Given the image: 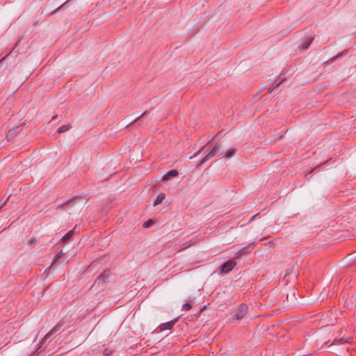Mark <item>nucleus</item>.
I'll use <instances>...</instances> for the list:
<instances>
[{"label":"nucleus","instance_id":"7ed1b4c3","mask_svg":"<svg viewBox=\"0 0 356 356\" xmlns=\"http://www.w3.org/2000/svg\"><path fill=\"white\" fill-rule=\"evenodd\" d=\"M248 305L241 304L239 307L236 310L235 317L237 320L242 319L248 311Z\"/></svg>","mask_w":356,"mask_h":356},{"label":"nucleus","instance_id":"9b49d317","mask_svg":"<svg viewBox=\"0 0 356 356\" xmlns=\"http://www.w3.org/2000/svg\"><path fill=\"white\" fill-rule=\"evenodd\" d=\"M165 195L164 193H161L159 194L154 202V206L160 204L163 202V200L165 199Z\"/></svg>","mask_w":356,"mask_h":356},{"label":"nucleus","instance_id":"a878e982","mask_svg":"<svg viewBox=\"0 0 356 356\" xmlns=\"http://www.w3.org/2000/svg\"><path fill=\"white\" fill-rule=\"evenodd\" d=\"M256 216H257V215H255V216H252V217L251 220H253V219L256 217Z\"/></svg>","mask_w":356,"mask_h":356},{"label":"nucleus","instance_id":"4468645a","mask_svg":"<svg viewBox=\"0 0 356 356\" xmlns=\"http://www.w3.org/2000/svg\"><path fill=\"white\" fill-rule=\"evenodd\" d=\"M235 153H236V149L235 148H229L226 152L225 157L226 158H231L232 156H233L235 154Z\"/></svg>","mask_w":356,"mask_h":356},{"label":"nucleus","instance_id":"9d476101","mask_svg":"<svg viewBox=\"0 0 356 356\" xmlns=\"http://www.w3.org/2000/svg\"><path fill=\"white\" fill-rule=\"evenodd\" d=\"M76 227H74L72 230L69 231L67 233H66L63 238L60 239L62 241H66L68 239H70L72 236L74 234L75 229Z\"/></svg>","mask_w":356,"mask_h":356},{"label":"nucleus","instance_id":"412c9836","mask_svg":"<svg viewBox=\"0 0 356 356\" xmlns=\"http://www.w3.org/2000/svg\"><path fill=\"white\" fill-rule=\"evenodd\" d=\"M58 118V115H54L51 118L52 120H56Z\"/></svg>","mask_w":356,"mask_h":356},{"label":"nucleus","instance_id":"2eb2a0df","mask_svg":"<svg viewBox=\"0 0 356 356\" xmlns=\"http://www.w3.org/2000/svg\"><path fill=\"white\" fill-rule=\"evenodd\" d=\"M75 198H76V197H73V198L70 199V200H68L67 201H66V202H65L62 203L61 204H60V205L58 206V208H63L64 207H65V206H67V205L70 204L71 202H74V199H75Z\"/></svg>","mask_w":356,"mask_h":356},{"label":"nucleus","instance_id":"423d86ee","mask_svg":"<svg viewBox=\"0 0 356 356\" xmlns=\"http://www.w3.org/2000/svg\"><path fill=\"white\" fill-rule=\"evenodd\" d=\"M111 275V272L109 270H105L103 273H102L96 279L95 283H100V282H104V280L109 277Z\"/></svg>","mask_w":356,"mask_h":356},{"label":"nucleus","instance_id":"a211bd4d","mask_svg":"<svg viewBox=\"0 0 356 356\" xmlns=\"http://www.w3.org/2000/svg\"><path fill=\"white\" fill-rule=\"evenodd\" d=\"M191 305L189 302H187L182 306V310L188 311L191 309Z\"/></svg>","mask_w":356,"mask_h":356},{"label":"nucleus","instance_id":"f3484780","mask_svg":"<svg viewBox=\"0 0 356 356\" xmlns=\"http://www.w3.org/2000/svg\"><path fill=\"white\" fill-rule=\"evenodd\" d=\"M37 239H35V238H31L27 241V243L30 246H33L37 243Z\"/></svg>","mask_w":356,"mask_h":356},{"label":"nucleus","instance_id":"ddd939ff","mask_svg":"<svg viewBox=\"0 0 356 356\" xmlns=\"http://www.w3.org/2000/svg\"><path fill=\"white\" fill-rule=\"evenodd\" d=\"M283 79H281L280 81H275L270 87L268 88V92L270 93L275 88L278 87Z\"/></svg>","mask_w":356,"mask_h":356},{"label":"nucleus","instance_id":"5701e85b","mask_svg":"<svg viewBox=\"0 0 356 356\" xmlns=\"http://www.w3.org/2000/svg\"><path fill=\"white\" fill-rule=\"evenodd\" d=\"M5 204H6V202H4L3 203H2V204H1V206H0V209H1V207H3Z\"/></svg>","mask_w":356,"mask_h":356},{"label":"nucleus","instance_id":"0eeeda50","mask_svg":"<svg viewBox=\"0 0 356 356\" xmlns=\"http://www.w3.org/2000/svg\"><path fill=\"white\" fill-rule=\"evenodd\" d=\"M60 327L58 324L56 325L48 333H47L42 339L43 342H46L54 334L56 333Z\"/></svg>","mask_w":356,"mask_h":356},{"label":"nucleus","instance_id":"f03ea898","mask_svg":"<svg viewBox=\"0 0 356 356\" xmlns=\"http://www.w3.org/2000/svg\"><path fill=\"white\" fill-rule=\"evenodd\" d=\"M236 265L234 259H231L222 264L220 267V270L224 273H229Z\"/></svg>","mask_w":356,"mask_h":356},{"label":"nucleus","instance_id":"1a4fd4ad","mask_svg":"<svg viewBox=\"0 0 356 356\" xmlns=\"http://www.w3.org/2000/svg\"><path fill=\"white\" fill-rule=\"evenodd\" d=\"M19 127H14L9 129L8 134L6 135V138L8 140L12 138L15 135L17 134Z\"/></svg>","mask_w":356,"mask_h":356},{"label":"nucleus","instance_id":"393cba45","mask_svg":"<svg viewBox=\"0 0 356 356\" xmlns=\"http://www.w3.org/2000/svg\"><path fill=\"white\" fill-rule=\"evenodd\" d=\"M197 153H198V152L195 153V154L193 155V156H191V159L192 157H195V156H196V155H197Z\"/></svg>","mask_w":356,"mask_h":356},{"label":"nucleus","instance_id":"20e7f679","mask_svg":"<svg viewBox=\"0 0 356 356\" xmlns=\"http://www.w3.org/2000/svg\"><path fill=\"white\" fill-rule=\"evenodd\" d=\"M178 171L177 170H171L168 171L165 175L162 177L163 181H168L172 178L177 177L178 175Z\"/></svg>","mask_w":356,"mask_h":356},{"label":"nucleus","instance_id":"b1692460","mask_svg":"<svg viewBox=\"0 0 356 356\" xmlns=\"http://www.w3.org/2000/svg\"><path fill=\"white\" fill-rule=\"evenodd\" d=\"M104 354H105L106 355H108V352H107L106 350H105Z\"/></svg>","mask_w":356,"mask_h":356},{"label":"nucleus","instance_id":"6e6552de","mask_svg":"<svg viewBox=\"0 0 356 356\" xmlns=\"http://www.w3.org/2000/svg\"><path fill=\"white\" fill-rule=\"evenodd\" d=\"M313 40H314L313 37H310V38L305 39L302 42V44H300L299 48L302 49H307L309 47L311 43L312 42Z\"/></svg>","mask_w":356,"mask_h":356},{"label":"nucleus","instance_id":"f257e3e1","mask_svg":"<svg viewBox=\"0 0 356 356\" xmlns=\"http://www.w3.org/2000/svg\"><path fill=\"white\" fill-rule=\"evenodd\" d=\"M219 149V146L216 144L212 147V149L205 155V156L200 161L199 165H203L205 162L214 157Z\"/></svg>","mask_w":356,"mask_h":356},{"label":"nucleus","instance_id":"f8f14e48","mask_svg":"<svg viewBox=\"0 0 356 356\" xmlns=\"http://www.w3.org/2000/svg\"><path fill=\"white\" fill-rule=\"evenodd\" d=\"M71 128V125L70 124H65L59 127L57 130L58 134L64 133L68 131Z\"/></svg>","mask_w":356,"mask_h":356},{"label":"nucleus","instance_id":"dca6fc26","mask_svg":"<svg viewBox=\"0 0 356 356\" xmlns=\"http://www.w3.org/2000/svg\"><path fill=\"white\" fill-rule=\"evenodd\" d=\"M64 254V253L60 251L58 254H57L54 258V260H53V262L51 263V265H53L54 263H56L58 259H60L61 258V257Z\"/></svg>","mask_w":356,"mask_h":356},{"label":"nucleus","instance_id":"aec40b11","mask_svg":"<svg viewBox=\"0 0 356 356\" xmlns=\"http://www.w3.org/2000/svg\"><path fill=\"white\" fill-rule=\"evenodd\" d=\"M152 224V220H149L143 224L144 227H149Z\"/></svg>","mask_w":356,"mask_h":356},{"label":"nucleus","instance_id":"39448f33","mask_svg":"<svg viewBox=\"0 0 356 356\" xmlns=\"http://www.w3.org/2000/svg\"><path fill=\"white\" fill-rule=\"evenodd\" d=\"M177 318H175L169 322L161 324L159 326L160 331L171 330L174 325L175 324V323L177 322Z\"/></svg>","mask_w":356,"mask_h":356},{"label":"nucleus","instance_id":"4be33fe9","mask_svg":"<svg viewBox=\"0 0 356 356\" xmlns=\"http://www.w3.org/2000/svg\"><path fill=\"white\" fill-rule=\"evenodd\" d=\"M239 252L242 254H244V253L245 252V250H241L239 251Z\"/></svg>","mask_w":356,"mask_h":356},{"label":"nucleus","instance_id":"6ab92c4d","mask_svg":"<svg viewBox=\"0 0 356 356\" xmlns=\"http://www.w3.org/2000/svg\"><path fill=\"white\" fill-rule=\"evenodd\" d=\"M147 111H145L144 112L143 114H141L140 116H138V118H136L135 120H134L132 122H130V124H133L135 122H136L138 120H139L140 118L144 117L146 114H147Z\"/></svg>","mask_w":356,"mask_h":356}]
</instances>
